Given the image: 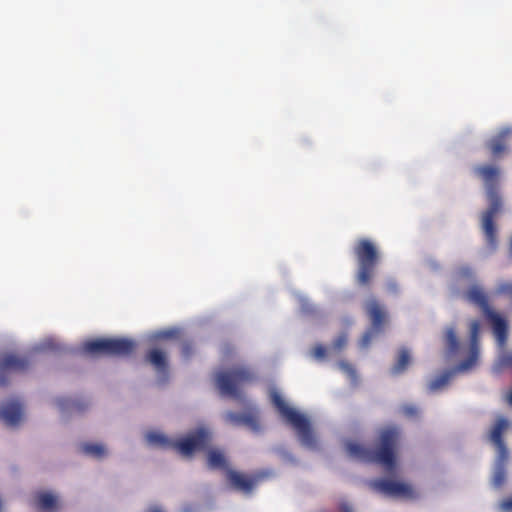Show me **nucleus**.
<instances>
[{
	"label": "nucleus",
	"instance_id": "26",
	"mask_svg": "<svg viewBox=\"0 0 512 512\" xmlns=\"http://www.w3.org/2000/svg\"><path fill=\"white\" fill-rule=\"evenodd\" d=\"M147 440L150 444L160 445L163 447H172L173 442L167 439L164 435L159 433H149L147 435Z\"/></svg>",
	"mask_w": 512,
	"mask_h": 512
},
{
	"label": "nucleus",
	"instance_id": "10",
	"mask_svg": "<svg viewBox=\"0 0 512 512\" xmlns=\"http://www.w3.org/2000/svg\"><path fill=\"white\" fill-rule=\"evenodd\" d=\"M369 486L374 491L389 497L405 499H415L417 497L413 487L404 482L380 478L371 480Z\"/></svg>",
	"mask_w": 512,
	"mask_h": 512
},
{
	"label": "nucleus",
	"instance_id": "27",
	"mask_svg": "<svg viewBox=\"0 0 512 512\" xmlns=\"http://www.w3.org/2000/svg\"><path fill=\"white\" fill-rule=\"evenodd\" d=\"M497 366L500 369L512 368V351H502L498 357Z\"/></svg>",
	"mask_w": 512,
	"mask_h": 512
},
{
	"label": "nucleus",
	"instance_id": "37",
	"mask_svg": "<svg viewBox=\"0 0 512 512\" xmlns=\"http://www.w3.org/2000/svg\"><path fill=\"white\" fill-rule=\"evenodd\" d=\"M502 292L512 293V284H505L501 287Z\"/></svg>",
	"mask_w": 512,
	"mask_h": 512
},
{
	"label": "nucleus",
	"instance_id": "12",
	"mask_svg": "<svg viewBox=\"0 0 512 512\" xmlns=\"http://www.w3.org/2000/svg\"><path fill=\"white\" fill-rule=\"evenodd\" d=\"M29 367L28 359L13 354H6L0 360V386L9 382L10 372H23Z\"/></svg>",
	"mask_w": 512,
	"mask_h": 512
},
{
	"label": "nucleus",
	"instance_id": "4",
	"mask_svg": "<svg viewBox=\"0 0 512 512\" xmlns=\"http://www.w3.org/2000/svg\"><path fill=\"white\" fill-rule=\"evenodd\" d=\"M270 398L281 417L296 431L301 445L308 449H317L318 442L309 419L290 407L276 390L271 391Z\"/></svg>",
	"mask_w": 512,
	"mask_h": 512
},
{
	"label": "nucleus",
	"instance_id": "16",
	"mask_svg": "<svg viewBox=\"0 0 512 512\" xmlns=\"http://www.w3.org/2000/svg\"><path fill=\"white\" fill-rule=\"evenodd\" d=\"M23 409L18 401H11L0 407V419L8 426H16L22 419Z\"/></svg>",
	"mask_w": 512,
	"mask_h": 512
},
{
	"label": "nucleus",
	"instance_id": "6",
	"mask_svg": "<svg viewBox=\"0 0 512 512\" xmlns=\"http://www.w3.org/2000/svg\"><path fill=\"white\" fill-rule=\"evenodd\" d=\"M257 379L255 370L247 365H236L227 371H220L215 375L216 386L223 396L237 398L240 389Z\"/></svg>",
	"mask_w": 512,
	"mask_h": 512
},
{
	"label": "nucleus",
	"instance_id": "32",
	"mask_svg": "<svg viewBox=\"0 0 512 512\" xmlns=\"http://www.w3.org/2000/svg\"><path fill=\"white\" fill-rule=\"evenodd\" d=\"M193 351H194V348L191 343L187 342L182 345L181 352L185 358L190 357L193 354Z\"/></svg>",
	"mask_w": 512,
	"mask_h": 512
},
{
	"label": "nucleus",
	"instance_id": "33",
	"mask_svg": "<svg viewBox=\"0 0 512 512\" xmlns=\"http://www.w3.org/2000/svg\"><path fill=\"white\" fill-rule=\"evenodd\" d=\"M501 508L507 512L512 511V496L502 501Z\"/></svg>",
	"mask_w": 512,
	"mask_h": 512
},
{
	"label": "nucleus",
	"instance_id": "30",
	"mask_svg": "<svg viewBox=\"0 0 512 512\" xmlns=\"http://www.w3.org/2000/svg\"><path fill=\"white\" fill-rule=\"evenodd\" d=\"M346 343H347L346 334H341L334 340L333 347L336 350H341L345 347Z\"/></svg>",
	"mask_w": 512,
	"mask_h": 512
},
{
	"label": "nucleus",
	"instance_id": "8",
	"mask_svg": "<svg viewBox=\"0 0 512 512\" xmlns=\"http://www.w3.org/2000/svg\"><path fill=\"white\" fill-rule=\"evenodd\" d=\"M490 204L488 209L482 215V230L484 233L486 247L490 253L496 251L498 247L497 228L494 222L495 216L501 209V199L492 189H489Z\"/></svg>",
	"mask_w": 512,
	"mask_h": 512
},
{
	"label": "nucleus",
	"instance_id": "19",
	"mask_svg": "<svg viewBox=\"0 0 512 512\" xmlns=\"http://www.w3.org/2000/svg\"><path fill=\"white\" fill-rule=\"evenodd\" d=\"M410 363H411L410 351L407 348L402 347L398 351L397 359L390 370L391 374L392 375L402 374L403 372H405L407 370Z\"/></svg>",
	"mask_w": 512,
	"mask_h": 512
},
{
	"label": "nucleus",
	"instance_id": "25",
	"mask_svg": "<svg viewBox=\"0 0 512 512\" xmlns=\"http://www.w3.org/2000/svg\"><path fill=\"white\" fill-rule=\"evenodd\" d=\"M83 452L96 458L105 455V447L101 444L86 443L82 446Z\"/></svg>",
	"mask_w": 512,
	"mask_h": 512
},
{
	"label": "nucleus",
	"instance_id": "15",
	"mask_svg": "<svg viewBox=\"0 0 512 512\" xmlns=\"http://www.w3.org/2000/svg\"><path fill=\"white\" fill-rule=\"evenodd\" d=\"M227 479L230 485L238 491L250 493L256 486L260 476L248 477L234 470H227Z\"/></svg>",
	"mask_w": 512,
	"mask_h": 512
},
{
	"label": "nucleus",
	"instance_id": "21",
	"mask_svg": "<svg viewBox=\"0 0 512 512\" xmlns=\"http://www.w3.org/2000/svg\"><path fill=\"white\" fill-rule=\"evenodd\" d=\"M207 465L210 469H226L227 461L220 450L211 449L207 453Z\"/></svg>",
	"mask_w": 512,
	"mask_h": 512
},
{
	"label": "nucleus",
	"instance_id": "23",
	"mask_svg": "<svg viewBox=\"0 0 512 512\" xmlns=\"http://www.w3.org/2000/svg\"><path fill=\"white\" fill-rule=\"evenodd\" d=\"M454 371H444L442 374L431 380L428 384V390L430 392H437L448 385L450 379L453 376Z\"/></svg>",
	"mask_w": 512,
	"mask_h": 512
},
{
	"label": "nucleus",
	"instance_id": "29",
	"mask_svg": "<svg viewBox=\"0 0 512 512\" xmlns=\"http://www.w3.org/2000/svg\"><path fill=\"white\" fill-rule=\"evenodd\" d=\"M402 412L407 417H416L419 413V410L414 405H404L402 407Z\"/></svg>",
	"mask_w": 512,
	"mask_h": 512
},
{
	"label": "nucleus",
	"instance_id": "3",
	"mask_svg": "<svg viewBox=\"0 0 512 512\" xmlns=\"http://www.w3.org/2000/svg\"><path fill=\"white\" fill-rule=\"evenodd\" d=\"M352 251L356 261L355 281L360 287L370 288L381 261L379 248L371 239L360 238Z\"/></svg>",
	"mask_w": 512,
	"mask_h": 512
},
{
	"label": "nucleus",
	"instance_id": "40",
	"mask_svg": "<svg viewBox=\"0 0 512 512\" xmlns=\"http://www.w3.org/2000/svg\"><path fill=\"white\" fill-rule=\"evenodd\" d=\"M59 405H60L62 408H64V407H65V403H64L62 400H60V401H59Z\"/></svg>",
	"mask_w": 512,
	"mask_h": 512
},
{
	"label": "nucleus",
	"instance_id": "9",
	"mask_svg": "<svg viewBox=\"0 0 512 512\" xmlns=\"http://www.w3.org/2000/svg\"><path fill=\"white\" fill-rule=\"evenodd\" d=\"M210 439L211 435L209 431L201 427L173 442L172 448L183 456H191L195 452L205 450Z\"/></svg>",
	"mask_w": 512,
	"mask_h": 512
},
{
	"label": "nucleus",
	"instance_id": "34",
	"mask_svg": "<svg viewBox=\"0 0 512 512\" xmlns=\"http://www.w3.org/2000/svg\"><path fill=\"white\" fill-rule=\"evenodd\" d=\"M386 287L389 292L396 293L398 291V285L395 280L387 281Z\"/></svg>",
	"mask_w": 512,
	"mask_h": 512
},
{
	"label": "nucleus",
	"instance_id": "39",
	"mask_svg": "<svg viewBox=\"0 0 512 512\" xmlns=\"http://www.w3.org/2000/svg\"><path fill=\"white\" fill-rule=\"evenodd\" d=\"M507 400H508L509 404H510V405H512V389H511V391L509 392V395H508V397H507Z\"/></svg>",
	"mask_w": 512,
	"mask_h": 512
},
{
	"label": "nucleus",
	"instance_id": "20",
	"mask_svg": "<svg viewBox=\"0 0 512 512\" xmlns=\"http://www.w3.org/2000/svg\"><path fill=\"white\" fill-rule=\"evenodd\" d=\"M147 361L152 364L157 371L166 372L167 371V360L166 355L163 351L159 349H152L147 354Z\"/></svg>",
	"mask_w": 512,
	"mask_h": 512
},
{
	"label": "nucleus",
	"instance_id": "31",
	"mask_svg": "<svg viewBox=\"0 0 512 512\" xmlns=\"http://www.w3.org/2000/svg\"><path fill=\"white\" fill-rule=\"evenodd\" d=\"M313 356L316 359H323L326 356V348L323 345H317L313 349Z\"/></svg>",
	"mask_w": 512,
	"mask_h": 512
},
{
	"label": "nucleus",
	"instance_id": "36",
	"mask_svg": "<svg viewBox=\"0 0 512 512\" xmlns=\"http://www.w3.org/2000/svg\"><path fill=\"white\" fill-rule=\"evenodd\" d=\"M339 510L340 512H353L352 508L347 503H342Z\"/></svg>",
	"mask_w": 512,
	"mask_h": 512
},
{
	"label": "nucleus",
	"instance_id": "28",
	"mask_svg": "<svg viewBox=\"0 0 512 512\" xmlns=\"http://www.w3.org/2000/svg\"><path fill=\"white\" fill-rule=\"evenodd\" d=\"M339 365V368L344 371L345 373H347L352 379H355L356 377V371L355 369L353 368V366L345 361H340L338 363Z\"/></svg>",
	"mask_w": 512,
	"mask_h": 512
},
{
	"label": "nucleus",
	"instance_id": "5",
	"mask_svg": "<svg viewBox=\"0 0 512 512\" xmlns=\"http://www.w3.org/2000/svg\"><path fill=\"white\" fill-rule=\"evenodd\" d=\"M466 299L478 306L485 318L491 324L496 342L501 349H504L508 340V322L504 316L492 309L489 304L488 296L478 285H472L465 292Z\"/></svg>",
	"mask_w": 512,
	"mask_h": 512
},
{
	"label": "nucleus",
	"instance_id": "13",
	"mask_svg": "<svg viewBox=\"0 0 512 512\" xmlns=\"http://www.w3.org/2000/svg\"><path fill=\"white\" fill-rule=\"evenodd\" d=\"M509 427V421L504 417H499L494 425L492 426L489 439L497 450V455H500L501 459H508L509 453L503 439L504 432Z\"/></svg>",
	"mask_w": 512,
	"mask_h": 512
},
{
	"label": "nucleus",
	"instance_id": "7",
	"mask_svg": "<svg viewBox=\"0 0 512 512\" xmlns=\"http://www.w3.org/2000/svg\"><path fill=\"white\" fill-rule=\"evenodd\" d=\"M135 346L134 341L126 338H101L85 342L83 349L91 355L128 356Z\"/></svg>",
	"mask_w": 512,
	"mask_h": 512
},
{
	"label": "nucleus",
	"instance_id": "22",
	"mask_svg": "<svg viewBox=\"0 0 512 512\" xmlns=\"http://www.w3.org/2000/svg\"><path fill=\"white\" fill-rule=\"evenodd\" d=\"M475 173L479 175L487 185H492L499 175V170L497 167L491 165H483L477 166Z\"/></svg>",
	"mask_w": 512,
	"mask_h": 512
},
{
	"label": "nucleus",
	"instance_id": "17",
	"mask_svg": "<svg viewBox=\"0 0 512 512\" xmlns=\"http://www.w3.org/2000/svg\"><path fill=\"white\" fill-rule=\"evenodd\" d=\"M35 506L43 512H56L59 508V501L56 495L40 491L35 495Z\"/></svg>",
	"mask_w": 512,
	"mask_h": 512
},
{
	"label": "nucleus",
	"instance_id": "2",
	"mask_svg": "<svg viewBox=\"0 0 512 512\" xmlns=\"http://www.w3.org/2000/svg\"><path fill=\"white\" fill-rule=\"evenodd\" d=\"M480 332L481 323L479 320H472L469 323V337L465 344H461L454 327L445 330V345L447 354L450 356L462 355L463 359L455 367L457 372H468L474 369L480 358Z\"/></svg>",
	"mask_w": 512,
	"mask_h": 512
},
{
	"label": "nucleus",
	"instance_id": "1",
	"mask_svg": "<svg viewBox=\"0 0 512 512\" xmlns=\"http://www.w3.org/2000/svg\"><path fill=\"white\" fill-rule=\"evenodd\" d=\"M401 437V430L395 425L380 430L378 445L368 449L356 442L346 443V451L350 457L367 463H378L391 471L396 466L395 449Z\"/></svg>",
	"mask_w": 512,
	"mask_h": 512
},
{
	"label": "nucleus",
	"instance_id": "24",
	"mask_svg": "<svg viewBox=\"0 0 512 512\" xmlns=\"http://www.w3.org/2000/svg\"><path fill=\"white\" fill-rule=\"evenodd\" d=\"M507 460L508 459L502 460L500 455H497V463H496V468H495L494 476H493V485L495 487H501L503 485V483L505 482V478H506L505 464H506Z\"/></svg>",
	"mask_w": 512,
	"mask_h": 512
},
{
	"label": "nucleus",
	"instance_id": "11",
	"mask_svg": "<svg viewBox=\"0 0 512 512\" xmlns=\"http://www.w3.org/2000/svg\"><path fill=\"white\" fill-rule=\"evenodd\" d=\"M366 313L371 320V330L367 331L361 340V346L367 347L373 337L374 333H379L383 330L386 323L387 314L384 308L376 299H370L366 304Z\"/></svg>",
	"mask_w": 512,
	"mask_h": 512
},
{
	"label": "nucleus",
	"instance_id": "18",
	"mask_svg": "<svg viewBox=\"0 0 512 512\" xmlns=\"http://www.w3.org/2000/svg\"><path fill=\"white\" fill-rule=\"evenodd\" d=\"M226 420L235 426H247L253 431L259 430L258 419L252 414L228 412Z\"/></svg>",
	"mask_w": 512,
	"mask_h": 512
},
{
	"label": "nucleus",
	"instance_id": "38",
	"mask_svg": "<svg viewBox=\"0 0 512 512\" xmlns=\"http://www.w3.org/2000/svg\"><path fill=\"white\" fill-rule=\"evenodd\" d=\"M147 512H164L161 507L159 506H151Z\"/></svg>",
	"mask_w": 512,
	"mask_h": 512
},
{
	"label": "nucleus",
	"instance_id": "35",
	"mask_svg": "<svg viewBox=\"0 0 512 512\" xmlns=\"http://www.w3.org/2000/svg\"><path fill=\"white\" fill-rule=\"evenodd\" d=\"M174 335H175V331L170 330V331L161 332L159 334V337L166 339V338H172V337H174Z\"/></svg>",
	"mask_w": 512,
	"mask_h": 512
},
{
	"label": "nucleus",
	"instance_id": "14",
	"mask_svg": "<svg viewBox=\"0 0 512 512\" xmlns=\"http://www.w3.org/2000/svg\"><path fill=\"white\" fill-rule=\"evenodd\" d=\"M512 136V128L504 127L486 142V148L493 158H499L508 149V140Z\"/></svg>",
	"mask_w": 512,
	"mask_h": 512
}]
</instances>
